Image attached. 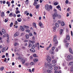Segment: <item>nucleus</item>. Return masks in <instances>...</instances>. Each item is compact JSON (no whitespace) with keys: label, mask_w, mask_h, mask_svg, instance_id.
Wrapping results in <instances>:
<instances>
[{"label":"nucleus","mask_w":73,"mask_h":73,"mask_svg":"<svg viewBox=\"0 0 73 73\" xmlns=\"http://www.w3.org/2000/svg\"><path fill=\"white\" fill-rule=\"evenodd\" d=\"M53 41L54 42V45L55 46H57V44H58V41H57V36L56 35L54 36Z\"/></svg>","instance_id":"nucleus-1"},{"label":"nucleus","mask_w":73,"mask_h":73,"mask_svg":"<svg viewBox=\"0 0 73 73\" xmlns=\"http://www.w3.org/2000/svg\"><path fill=\"white\" fill-rule=\"evenodd\" d=\"M45 9L47 11H49L50 10V9H52V7L51 6H49V5L47 4L45 5Z\"/></svg>","instance_id":"nucleus-2"},{"label":"nucleus","mask_w":73,"mask_h":73,"mask_svg":"<svg viewBox=\"0 0 73 73\" xmlns=\"http://www.w3.org/2000/svg\"><path fill=\"white\" fill-rule=\"evenodd\" d=\"M56 17H58L59 18V19H61V15H58V14H56V15H54V17H53V19L54 20H55V18H56Z\"/></svg>","instance_id":"nucleus-3"},{"label":"nucleus","mask_w":73,"mask_h":73,"mask_svg":"<svg viewBox=\"0 0 73 73\" xmlns=\"http://www.w3.org/2000/svg\"><path fill=\"white\" fill-rule=\"evenodd\" d=\"M67 58L68 60H72L73 59V56L72 55H69L67 56Z\"/></svg>","instance_id":"nucleus-4"},{"label":"nucleus","mask_w":73,"mask_h":73,"mask_svg":"<svg viewBox=\"0 0 73 73\" xmlns=\"http://www.w3.org/2000/svg\"><path fill=\"white\" fill-rule=\"evenodd\" d=\"M54 13L53 15V17H54V15H57V11L56 9H54Z\"/></svg>","instance_id":"nucleus-5"},{"label":"nucleus","mask_w":73,"mask_h":73,"mask_svg":"<svg viewBox=\"0 0 73 73\" xmlns=\"http://www.w3.org/2000/svg\"><path fill=\"white\" fill-rule=\"evenodd\" d=\"M51 60H52V59L51 58V57H50V56H48L47 58V60L48 62H49L50 61H51Z\"/></svg>","instance_id":"nucleus-6"},{"label":"nucleus","mask_w":73,"mask_h":73,"mask_svg":"<svg viewBox=\"0 0 73 73\" xmlns=\"http://www.w3.org/2000/svg\"><path fill=\"white\" fill-rule=\"evenodd\" d=\"M19 32H16V33L14 34V37H17V36H19Z\"/></svg>","instance_id":"nucleus-7"},{"label":"nucleus","mask_w":73,"mask_h":73,"mask_svg":"<svg viewBox=\"0 0 73 73\" xmlns=\"http://www.w3.org/2000/svg\"><path fill=\"white\" fill-rule=\"evenodd\" d=\"M40 45L39 44V43H36V45L35 46L38 49V50H39L40 49L39 48H40Z\"/></svg>","instance_id":"nucleus-8"},{"label":"nucleus","mask_w":73,"mask_h":73,"mask_svg":"<svg viewBox=\"0 0 73 73\" xmlns=\"http://www.w3.org/2000/svg\"><path fill=\"white\" fill-rule=\"evenodd\" d=\"M20 29L22 31H24V30H25V29H24L23 27L22 26H21L20 27Z\"/></svg>","instance_id":"nucleus-9"},{"label":"nucleus","mask_w":73,"mask_h":73,"mask_svg":"<svg viewBox=\"0 0 73 73\" xmlns=\"http://www.w3.org/2000/svg\"><path fill=\"white\" fill-rule=\"evenodd\" d=\"M5 15L4 13L3 12H2L1 13V17L3 18Z\"/></svg>","instance_id":"nucleus-10"},{"label":"nucleus","mask_w":73,"mask_h":73,"mask_svg":"<svg viewBox=\"0 0 73 73\" xmlns=\"http://www.w3.org/2000/svg\"><path fill=\"white\" fill-rule=\"evenodd\" d=\"M60 35H62V33H63V32H64V31L63 30V29H60Z\"/></svg>","instance_id":"nucleus-11"},{"label":"nucleus","mask_w":73,"mask_h":73,"mask_svg":"<svg viewBox=\"0 0 73 73\" xmlns=\"http://www.w3.org/2000/svg\"><path fill=\"white\" fill-rule=\"evenodd\" d=\"M69 52L71 53V54H73V50H72V49L71 48H69Z\"/></svg>","instance_id":"nucleus-12"},{"label":"nucleus","mask_w":73,"mask_h":73,"mask_svg":"<svg viewBox=\"0 0 73 73\" xmlns=\"http://www.w3.org/2000/svg\"><path fill=\"white\" fill-rule=\"evenodd\" d=\"M17 21L18 22H20L22 21V19L21 18H19L17 19Z\"/></svg>","instance_id":"nucleus-13"},{"label":"nucleus","mask_w":73,"mask_h":73,"mask_svg":"<svg viewBox=\"0 0 73 73\" xmlns=\"http://www.w3.org/2000/svg\"><path fill=\"white\" fill-rule=\"evenodd\" d=\"M49 52L50 53L52 54H53V53H54L53 52V51L52 50H49Z\"/></svg>","instance_id":"nucleus-14"},{"label":"nucleus","mask_w":73,"mask_h":73,"mask_svg":"<svg viewBox=\"0 0 73 73\" xmlns=\"http://www.w3.org/2000/svg\"><path fill=\"white\" fill-rule=\"evenodd\" d=\"M66 40H70V36H69V35H66Z\"/></svg>","instance_id":"nucleus-15"},{"label":"nucleus","mask_w":73,"mask_h":73,"mask_svg":"<svg viewBox=\"0 0 73 73\" xmlns=\"http://www.w3.org/2000/svg\"><path fill=\"white\" fill-rule=\"evenodd\" d=\"M30 50L31 52H33V53L35 52V50L34 49V48H31L30 49Z\"/></svg>","instance_id":"nucleus-16"},{"label":"nucleus","mask_w":73,"mask_h":73,"mask_svg":"<svg viewBox=\"0 0 73 73\" xmlns=\"http://www.w3.org/2000/svg\"><path fill=\"white\" fill-rule=\"evenodd\" d=\"M56 8H57L58 9V10H59V11H61V7H60V6L59 5L57 6L56 7Z\"/></svg>","instance_id":"nucleus-17"},{"label":"nucleus","mask_w":73,"mask_h":73,"mask_svg":"<svg viewBox=\"0 0 73 73\" xmlns=\"http://www.w3.org/2000/svg\"><path fill=\"white\" fill-rule=\"evenodd\" d=\"M38 4V3L36 1H34V2L33 4V5L36 6V5H37Z\"/></svg>","instance_id":"nucleus-18"},{"label":"nucleus","mask_w":73,"mask_h":73,"mask_svg":"<svg viewBox=\"0 0 73 73\" xmlns=\"http://www.w3.org/2000/svg\"><path fill=\"white\" fill-rule=\"evenodd\" d=\"M33 28H36V23H33Z\"/></svg>","instance_id":"nucleus-19"},{"label":"nucleus","mask_w":73,"mask_h":73,"mask_svg":"<svg viewBox=\"0 0 73 73\" xmlns=\"http://www.w3.org/2000/svg\"><path fill=\"white\" fill-rule=\"evenodd\" d=\"M2 31L3 34H5V31L4 30V29H3L2 30Z\"/></svg>","instance_id":"nucleus-20"},{"label":"nucleus","mask_w":73,"mask_h":73,"mask_svg":"<svg viewBox=\"0 0 73 73\" xmlns=\"http://www.w3.org/2000/svg\"><path fill=\"white\" fill-rule=\"evenodd\" d=\"M38 61V59H34L33 60V61L34 62H37Z\"/></svg>","instance_id":"nucleus-21"},{"label":"nucleus","mask_w":73,"mask_h":73,"mask_svg":"<svg viewBox=\"0 0 73 73\" xmlns=\"http://www.w3.org/2000/svg\"><path fill=\"white\" fill-rule=\"evenodd\" d=\"M22 64H25V60L22 59Z\"/></svg>","instance_id":"nucleus-22"},{"label":"nucleus","mask_w":73,"mask_h":73,"mask_svg":"<svg viewBox=\"0 0 73 73\" xmlns=\"http://www.w3.org/2000/svg\"><path fill=\"white\" fill-rule=\"evenodd\" d=\"M48 70H52L53 69V68H52V67L51 66H50L48 67Z\"/></svg>","instance_id":"nucleus-23"},{"label":"nucleus","mask_w":73,"mask_h":73,"mask_svg":"<svg viewBox=\"0 0 73 73\" xmlns=\"http://www.w3.org/2000/svg\"><path fill=\"white\" fill-rule=\"evenodd\" d=\"M30 64V63H26L25 64V65L26 66H28V65H29Z\"/></svg>","instance_id":"nucleus-24"},{"label":"nucleus","mask_w":73,"mask_h":73,"mask_svg":"<svg viewBox=\"0 0 73 73\" xmlns=\"http://www.w3.org/2000/svg\"><path fill=\"white\" fill-rule=\"evenodd\" d=\"M55 26L56 28H58L59 27V25L58 24V23H56L55 24Z\"/></svg>","instance_id":"nucleus-25"},{"label":"nucleus","mask_w":73,"mask_h":73,"mask_svg":"<svg viewBox=\"0 0 73 73\" xmlns=\"http://www.w3.org/2000/svg\"><path fill=\"white\" fill-rule=\"evenodd\" d=\"M54 73H61V71H57V70L55 71Z\"/></svg>","instance_id":"nucleus-26"},{"label":"nucleus","mask_w":73,"mask_h":73,"mask_svg":"<svg viewBox=\"0 0 73 73\" xmlns=\"http://www.w3.org/2000/svg\"><path fill=\"white\" fill-rule=\"evenodd\" d=\"M5 48L4 47V48H2V52L3 53H4V51H5Z\"/></svg>","instance_id":"nucleus-27"},{"label":"nucleus","mask_w":73,"mask_h":73,"mask_svg":"<svg viewBox=\"0 0 73 73\" xmlns=\"http://www.w3.org/2000/svg\"><path fill=\"white\" fill-rule=\"evenodd\" d=\"M57 61H56V60H53L52 61V63H56V62Z\"/></svg>","instance_id":"nucleus-28"},{"label":"nucleus","mask_w":73,"mask_h":73,"mask_svg":"<svg viewBox=\"0 0 73 73\" xmlns=\"http://www.w3.org/2000/svg\"><path fill=\"white\" fill-rule=\"evenodd\" d=\"M70 65L72 66L73 65V61H72L70 62L69 63Z\"/></svg>","instance_id":"nucleus-29"},{"label":"nucleus","mask_w":73,"mask_h":73,"mask_svg":"<svg viewBox=\"0 0 73 73\" xmlns=\"http://www.w3.org/2000/svg\"><path fill=\"white\" fill-rule=\"evenodd\" d=\"M61 25L62 26H64L65 25V23L64 22H62L61 23Z\"/></svg>","instance_id":"nucleus-30"},{"label":"nucleus","mask_w":73,"mask_h":73,"mask_svg":"<svg viewBox=\"0 0 73 73\" xmlns=\"http://www.w3.org/2000/svg\"><path fill=\"white\" fill-rule=\"evenodd\" d=\"M70 70L71 72H73V66H72L71 67Z\"/></svg>","instance_id":"nucleus-31"},{"label":"nucleus","mask_w":73,"mask_h":73,"mask_svg":"<svg viewBox=\"0 0 73 73\" xmlns=\"http://www.w3.org/2000/svg\"><path fill=\"white\" fill-rule=\"evenodd\" d=\"M24 27L26 28V29H29V26H28L26 25H24Z\"/></svg>","instance_id":"nucleus-32"},{"label":"nucleus","mask_w":73,"mask_h":73,"mask_svg":"<svg viewBox=\"0 0 73 73\" xmlns=\"http://www.w3.org/2000/svg\"><path fill=\"white\" fill-rule=\"evenodd\" d=\"M4 67H2L0 68V70L1 71H3V70H4Z\"/></svg>","instance_id":"nucleus-33"},{"label":"nucleus","mask_w":73,"mask_h":73,"mask_svg":"<svg viewBox=\"0 0 73 73\" xmlns=\"http://www.w3.org/2000/svg\"><path fill=\"white\" fill-rule=\"evenodd\" d=\"M46 72H48V73H50L52 72V71H51V70H47Z\"/></svg>","instance_id":"nucleus-34"},{"label":"nucleus","mask_w":73,"mask_h":73,"mask_svg":"<svg viewBox=\"0 0 73 73\" xmlns=\"http://www.w3.org/2000/svg\"><path fill=\"white\" fill-rule=\"evenodd\" d=\"M20 13V12L18 10L16 11H15V13H16V14H18V13Z\"/></svg>","instance_id":"nucleus-35"},{"label":"nucleus","mask_w":73,"mask_h":73,"mask_svg":"<svg viewBox=\"0 0 73 73\" xmlns=\"http://www.w3.org/2000/svg\"><path fill=\"white\" fill-rule=\"evenodd\" d=\"M8 18H6L5 20V23H7V22H8Z\"/></svg>","instance_id":"nucleus-36"},{"label":"nucleus","mask_w":73,"mask_h":73,"mask_svg":"<svg viewBox=\"0 0 73 73\" xmlns=\"http://www.w3.org/2000/svg\"><path fill=\"white\" fill-rule=\"evenodd\" d=\"M58 69V67L55 66L54 68V70H57Z\"/></svg>","instance_id":"nucleus-37"},{"label":"nucleus","mask_w":73,"mask_h":73,"mask_svg":"<svg viewBox=\"0 0 73 73\" xmlns=\"http://www.w3.org/2000/svg\"><path fill=\"white\" fill-rule=\"evenodd\" d=\"M33 56L35 57H38V56L36 54H34L33 55Z\"/></svg>","instance_id":"nucleus-38"},{"label":"nucleus","mask_w":73,"mask_h":73,"mask_svg":"<svg viewBox=\"0 0 73 73\" xmlns=\"http://www.w3.org/2000/svg\"><path fill=\"white\" fill-rule=\"evenodd\" d=\"M30 64L31 65H35V63L33 62H31Z\"/></svg>","instance_id":"nucleus-39"},{"label":"nucleus","mask_w":73,"mask_h":73,"mask_svg":"<svg viewBox=\"0 0 73 73\" xmlns=\"http://www.w3.org/2000/svg\"><path fill=\"white\" fill-rule=\"evenodd\" d=\"M25 36L26 38V39H28L29 38V35H26Z\"/></svg>","instance_id":"nucleus-40"},{"label":"nucleus","mask_w":73,"mask_h":73,"mask_svg":"<svg viewBox=\"0 0 73 73\" xmlns=\"http://www.w3.org/2000/svg\"><path fill=\"white\" fill-rule=\"evenodd\" d=\"M35 44H33L32 45V48L33 49H35Z\"/></svg>","instance_id":"nucleus-41"},{"label":"nucleus","mask_w":73,"mask_h":73,"mask_svg":"<svg viewBox=\"0 0 73 73\" xmlns=\"http://www.w3.org/2000/svg\"><path fill=\"white\" fill-rule=\"evenodd\" d=\"M32 44H31V42H30L29 44V47H31V46H32Z\"/></svg>","instance_id":"nucleus-42"},{"label":"nucleus","mask_w":73,"mask_h":73,"mask_svg":"<svg viewBox=\"0 0 73 73\" xmlns=\"http://www.w3.org/2000/svg\"><path fill=\"white\" fill-rule=\"evenodd\" d=\"M29 36H33V34H32V33H30L29 34Z\"/></svg>","instance_id":"nucleus-43"},{"label":"nucleus","mask_w":73,"mask_h":73,"mask_svg":"<svg viewBox=\"0 0 73 73\" xmlns=\"http://www.w3.org/2000/svg\"><path fill=\"white\" fill-rule=\"evenodd\" d=\"M28 0H26V1H25V4H26V5H28V4H29L27 2H28Z\"/></svg>","instance_id":"nucleus-44"},{"label":"nucleus","mask_w":73,"mask_h":73,"mask_svg":"<svg viewBox=\"0 0 73 73\" xmlns=\"http://www.w3.org/2000/svg\"><path fill=\"white\" fill-rule=\"evenodd\" d=\"M26 32H28V33H30L31 31H30V30L28 29H27L26 30Z\"/></svg>","instance_id":"nucleus-45"},{"label":"nucleus","mask_w":73,"mask_h":73,"mask_svg":"<svg viewBox=\"0 0 73 73\" xmlns=\"http://www.w3.org/2000/svg\"><path fill=\"white\" fill-rule=\"evenodd\" d=\"M40 4H38V5H37L36 6V9H37V8H38L39 7V6H40Z\"/></svg>","instance_id":"nucleus-46"},{"label":"nucleus","mask_w":73,"mask_h":73,"mask_svg":"<svg viewBox=\"0 0 73 73\" xmlns=\"http://www.w3.org/2000/svg\"><path fill=\"white\" fill-rule=\"evenodd\" d=\"M55 48H56V47L55 46H54L52 47V50H54V49H55Z\"/></svg>","instance_id":"nucleus-47"},{"label":"nucleus","mask_w":73,"mask_h":73,"mask_svg":"<svg viewBox=\"0 0 73 73\" xmlns=\"http://www.w3.org/2000/svg\"><path fill=\"white\" fill-rule=\"evenodd\" d=\"M12 15H13L12 13H10V14H9V17H12Z\"/></svg>","instance_id":"nucleus-48"},{"label":"nucleus","mask_w":73,"mask_h":73,"mask_svg":"<svg viewBox=\"0 0 73 73\" xmlns=\"http://www.w3.org/2000/svg\"><path fill=\"white\" fill-rule=\"evenodd\" d=\"M47 65H48V66H50V65H51L52 64H50V62H47Z\"/></svg>","instance_id":"nucleus-49"},{"label":"nucleus","mask_w":73,"mask_h":73,"mask_svg":"<svg viewBox=\"0 0 73 73\" xmlns=\"http://www.w3.org/2000/svg\"><path fill=\"white\" fill-rule=\"evenodd\" d=\"M30 42H32V44H34L35 43V41L33 40H29Z\"/></svg>","instance_id":"nucleus-50"},{"label":"nucleus","mask_w":73,"mask_h":73,"mask_svg":"<svg viewBox=\"0 0 73 73\" xmlns=\"http://www.w3.org/2000/svg\"><path fill=\"white\" fill-rule=\"evenodd\" d=\"M68 42V41L66 40V39H65L64 40V43H66V42Z\"/></svg>","instance_id":"nucleus-51"},{"label":"nucleus","mask_w":73,"mask_h":73,"mask_svg":"<svg viewBox=\"0 0 73 73\" xmlns=\"http://www.w3.org/2000/svg\"><path fill=\"white\" fill-rule=\"evenodd\" d=\"M38 25L40 27H41V26H42V23H38Z\"/></svg>","instance_id":"nucleus-52"},{"label":"nucleus","mask_w":73,"mask_h":73,"mask_svg":"<svg viewBox=\"0 0 73 73\" xmlns=\"http://www.w3.org/2000/svg\"><path fill=\"white\" fill-rule=\"evenodd\" d=\"M18 44L16 42H15L14 44L15 46H17V45Z\"/></svg>","instance_id":"nucleus-53"},{"label":"nucleus","mask_w":73,"mask_h":73,"mask_svg":"<svg viewBox=\"0 0 73 73\" xmlns=\"http://www.w3.org/2000/svg\"><path fill=\"white\" fill-rule=\"evenodd\" d=\"M12 25H13V23L12 22L10 24V27H12Z\"/></svg>","instance_id":"nucleus-54"},{"label":"nucleus","mask_w":73,"mask_h":73,"mask_svg":"<svg viewBox=\"0 0 73 73\" xmlns=\"http://www.w3.org/2000/svg\"><path fill=\"white\" fill-rule=\"evenodd\" d=\"M57 4H58V3H57V2H55L54 3V5H57Z\"/></svg>","instance_id":"nucleus-55"},{"label":"nucleus","mask_w":73,"mask_h":73,"mask_svg":"<svg viewBox=\"0 0 73 73\" xmlns=\"http://www.w3.org/2000/svg\"><path fill=\"white\" fill-rule=\"evenodd\" d=\"M12 16H13V17H16V15L15 14H14V15H12Z\"/></svg>","instance_id":"nucleus-56"},{"label":"nucleus","mask_w":73,"mask_h":73,"mask_svg":"<svg viewBox=\"0 0 73 73\" xmlns=\"http://www.w3.org/2000/svg\"><path fill=\"white\" fill-rule=\"evenodd\" d=\"M69 46V43H67L66 44V46H67V47H68Z\"/></svg>","instance_id":"nucleus-57"},{"label":"nucleus","mask_w":73,"mask_h":73,"mask_svg":"<svg viewBox=\"0 0 73 73\" xmlns=\"http://www.w3.org/2000/svg\"><path fill=\"white\" fill-rule=\"evenodd\" d=\"M46 49V50H49V49H50V47H47Z\"/></svg>","instance_id":"nucleus-58"},{"label":"nucleus","mask_w":73,"mask_h":73,"mask_svg":"<svg viewBox=\"0 0 73 73\" xmlns=\"http://www.w3.org/2000/svg\"><path fill=\"white\" fill-rule=\"evenodd\" d=\"M65 3L66 4H68V3H69V1L68 0H66V1Z\"/></svg>","instance_id":"nucleus-59"},{"label":"nucleus","mask_w":73,"mask_h":73,"mask_svg":"<svg viewBox=\"0 0 73 73\" xmlns=\"http://www.w3.org/2000/svg\"><path fill=\"white\" fill-rule=\"evenodd\" d=\"M30 60H33V57L32 56H30Z\"/></svg>","instance_id":"nucleus-60"},{"label":"nucleus","mask_w":73,"mask_h":73,"mask_svg":"<svg viewBox=\"0 0 73 73\" xmlns=\"http://www.w3.org/2000/svg\"><path fill=\"white\" fill-rule=\"evenodd\" d=\"M18 22H17V21H15V25H17V24H18Z\"/></svg>","instance_id":"nucleus-61"},{"label":"nucleus","mask_w":73,"mask_h":73,"mask_svg":"<svg viewBox=\"0 0 73 73\" xmlns=\"http://www.w3.org/2000/svg\"><path fill=\"white\" fill-rule=\"evenodd\" d=\"M66 32H67V33H68V32H69V31H68V29L66 28Z\"/></svg>","instance_id":"nucleus-62"},{"label":"nucleus","mask_w":73,"mask_h":73,"mask_svg":"<svg viewBox=\"0 0 73 73\" xmlns=\"http://www.w3.org/2000/svg\"><path fill=\"white\" fill-rule=\"evenodd\" d=\"M22 49H25V47L24 46H22Z\"/></svg>","instance_id":"nucleus-63"},{"label":"nucleus","mask_w":73,"mask_h":73,"mask_svg":"<svg viewBox=\"0 0 73 73\" xmlns=\"http://www.w3.org/2000/svg\"><path fill=\"white\" fill-rule=\"evenodd\" d=\"M56 52H58V48H56L55 49Z\"/></svg>","instance_id":"nucleus-64"}]
</instances>
